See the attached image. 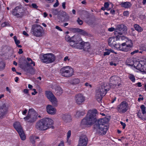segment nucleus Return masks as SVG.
<instances>
[{
  "instance_id": "obj_1",
  "label": "nucleus",
  "mask_w": 146,
  "mask_h": 146,
  "mask_svg": "<svg viewBox=\"0 0 146 146\" xmlns=\"http://www.w3.org/2000/svg\"><path fill=\"white\" fill-rule=\"evenodd\" d=\"M97 113L96 109L89 110L86 117L82 120L81 125H92L95 123L97 121Z\"/></svg>"
},
{
  "instance_id": "obj_2",
  "label": "nucleus",
  "mask_w": 146,
  "mask_h": 146,
  "mask_svg": "<svg viewBox=\"0 0 146 146\" xmlns=\"http://www.w3.org/2000/svg\"><path fill=\"white\" fill-rule=\"evenodd\" d=\"M107 121L106 118H104L98 119L95 122L94 125V128L98 133L103 135L106 133L108 127L105 125Z\"/></svg>"
},
{
  "instance_id": "obj_3",
  "label": "nucleus",
  "mask_w": 146,
  "mask_h": 146,
  "mask_svg": "<svg viewBox=\"0 0 146 146\" xmlns=\"http://www.w3.org/2000/svg\"><path fill=\"white\" fill-rule=\"evenodd\" d=\"M53 121L51 118H44L37 122L36 127L39 130H46L49 128L53 127Z\"/></svg>"
},
{
  "instance_id": "obj_4",
  "label": "nucleus",
  "mask_w": 146,
  "mask_h": 146,
  "mask_svg": "<svg viewBox=\"0 0 146 146\" xmlns=\"http://www.w3.org/2000/svg\"><path fill=\"white\" fill-rule=\"evenodd\" d=\"M56 56L52 53L44 54L40 56V61L44 63H50L55 61Z\"/></svg>"
},
{
  "instance_id": "obj_5",
  "label": "nucleus",
  "mask_w": 146,
  "mask_h": 146,
  "mask_svg": "<svg viewBox=\"0 0 146 146\" xmlns=\"http://www.w3.org/2000/svg\"><path fill=\"white\" fill-rule=\"evenodd\" d=\"M25 61V59L23 58H21L19 59V63L20 65V66L21 68H22L27 73L30 74H35V70L31 66H30V63L28 62H26V65L27 66L23 67V64L22 62L23 61Z\"/></svg>"
},
{
  "instance_id": "obj_6",
  "label": "nucleus",
  "mask_w": 146,
  "mask_h": 146,
  "mask_svg": "<svg viewBox=\"0 0 146 146\" xmlns=\"http://www.w3.org/2000/svg\"><path fill=\"white\" fill-rule=\"evenodd\" d=\"M37 114L36 112L33 109H30L28 111L27 116L25 117L24 119L27 121L33 123L36 121L37 118Z\"/></svg>"
},
{
  "instance_id": "obj_7",
  "label": "nucleus",
  "mask_w": 146,
  "mask_h": 146,
  "mask_svg": "<svg viewBox=\"0 0 146 146\" xmlns=\"http://www.w3.org/2000/svg\"><path fill=\"white\" fill-rule=\"evenodd\" d=\"M61 75L66 77H71L73 74V69L69 66H65L61 68L60 70Z\"/></svg>"
},
{
  "instance_id": "obj_8",
  "label": "nucleus",
  "mask_w": 146,
  "mask_h": 146,
  "mask_svg": "<svg viewBox=\"0 0 146 146\" xmlns=\"http://www.w3.org/2000/svg\"><path fill=\"white\" fill-rule=\"evenodd\" d=\"M12 15L17 18H22L25 14V11L22 5L17 6L13 9L11 12Z\"/></svg>"
},
{
  "instance_id": "obj_9",
  "label": "nucleus",
  "mask_w": 146,
  "mask_h": 146,
  "mask_svg": "<svg viewBox=\"0 0 146 146\" xmlns=\"http://www.w3.org/2000/svg\"><path fill=\"white\" fill-rule=\"evenodd\" d=\"M43 28L40 25L35 24L32 26L31 32L33 35L39 37L42 35Z\"/></svg>"
},
{
  "instance_id": "obj_10",
  "label": "nucleus",
  "mask_w": 146,
  "mask_h": 146,
  "mask_svg": "<svg viewBox=\"0 0 146 146\" xmlns=\"http://www.w3.org/2000/svg\"><path fill=\"white\" fill-rule=\"evenodd\" d=\"M129 107L128 103L124 101L117 106L116 109L118 112L122 113H125L128 110Z\"/></svg>"
},
{
  "instance_id": "obj_11",
  "label": "nucleus",
  "mask_w": 146,
  "mask_h": 146,
  "mask_svg": "<svg viewBox=\"0 0 146 146\" xmlns=\"http://www.w3.org/2000/svg\"><path fill=\"white\" fill-rule=\"evenodd\" d=\"M110 86L112 85L119 86L121 85V79L119 76H111L110 79Z\"/></svg>"
},
{
  "instance_id": "obj_12",
  "label": "nucleus",
  "mask_w": 146,
  "mask_h": 146,
  "mask_svg": "<svg viewBox=\"0 0 146 146\" xmlns=\"http://www.w3.org/2000/svg\"><path fill=\"white\" fill-rule=\"evenodd\" d=\"M46 95L47 98L52 102L53 105L56 107L58 105V100L53 94L50 91H46Z\"/></svg>"
},
{
  "instance_id": "obj_13",
  "label": "nucleus",
  "mask_w": 146,
  "mask_h": 146,
  "mask_svg": "<svg viewBox=\"0 0 146 146\" xmlns=\"http://www.w3.org/2000/svg\"><path fill=\"white\" fill-rule=\"evenodd\" d=\"M74 99L75 103L78 105H80L84 102L86 98L83 94H78L74 96Z\"/></svg>"
},
{
  "instance_id": "obj_14",
  "label": "nucleus",
  "mask_w": 146,
  "mask_h": 146,
  "mask_svg": "<svg viewBox=\"0 0 146 146\" xmlns=\"http://www.w3.org/2000/svg\"><path fill=\"white\" fill-rule=\"evenodd\" d=\"M132 44H127L126 43L124 42L120 45H117L116 48L117 49L124 52H128L131 50Z\"/></svg>"
},
{
  "instance_id": "obj_15",
  "label": "nucleus",
  "mask_w": 146,
  "mask_h": 146,
  "mask_svg": "<svg viewBox=\"0 0 146 146\" xmlns=\"http://www.w3.org/2000/svg\"><path fill=\"white\" fill-rule=\"evenodd\" d=\"M88 141V138L86 135L81 136L79 138L77 146H86Z\"/></svg>"
},
{
  "instance_id": "obj_16",
  "label": "nucleus",
  "mask_w": 146,
  "mask_h": 146,
  "mask_svg": "<svg viewBox=\"0 0 146 146\" xmlns=\"http://www.w3.org/2000/svg\"><path fill=\"white\" fill-rule=\"evenodd\" d=\"M110 87L106 83H102L100 89L98 90L102 93V95H105L107 93V91L109 90Z\"/></svg>"
},
{
  "instance_id": "obj_17",
  "label": "nucleus",
  "mask_w": 146,
  "mask_h": 146,
  "mask_svg": "<svg viewBox=\"0 0 146 146\" xmlns=\"http://www.w3.org/2000/svg\"><path fill=\"white\" fill-rule=\"evenodd\" d=\"M131 61H132V63L128 64L129 65L134 66L137 69L142 71L144 66L142 65L138 61L134 62L132 61V60Z\"/></svg>"
},
{
  "instance_id": "obj_18",
  "label": "nucleus",
  "mask_w": 146,
  "mask_h": 146,
  "mask_svg": "<svg viewBox=\"0 0 146 146\" xmlns=\"http://www.w3.org/2000/svg\"><path fill=\"white\" fill-rule=\"evenodd\" d=\"M8 108L5 104L0 106V119H2L7 111Z\"/></svg>"
},
{
  "instance_id": "obj_19",
  "label": "nucleus",
  "mask_w": 146,
  "mask_h": 146,
  "mask_svg": "<svg viewBox=\"0 0 146 146\" xmlns=\"http://www.w3.org/2000/svg\"><path fill=\"white\" fill-rule=\"evenodd\" d=\"M47 112L50 114L54 115L55 114L56 112V109L50 105H47L46 108Z\"/></svg>"
},
{
  "instance_id": "obj_20",
  "label": "nucleus",
  "mask_w": 146,
  "mask_h": 146,
  "mask_svg": "<svg viewBox=\"0 0 146 146\" xmlns=\"http://www.w3.org/2000/svg\"><path fill=\"white\" fill-rule=\"evenodd\" d=\"M117 41L116 38H114V37H111L108 39V43L110 46H114L116 48L117 45L119 44L116 43V41Z\"/></svg>"
},
{
  "instance_id": "obj_21",
  "label": "nucleus",
  "mask_w": 146,
  "mask_h": 146,
  "mask_svg": "<svg viewBox=\"0 0 146 146\" xmlns=\"http://www.w3.org/2000/svg\"><path fill=\"white\" fill-rule=\"evenodd\" d=\"M141 110H139L137 113V116L138 117L141 118L142 117V115H144L145 114L146 112L145 108V106L142 105L140 107Z\"/></svg>"
},
{
  "instance_id": "obj_22",
  "label": "nucleus",
  "mask_w": 146,
  "mask_h": 146,
  "mask_svg": "<svg viewBox=\"0 0 146 146\" xmlns=\"http://www.w3.org/2000/svg\"><path fill=\"white\" fill-rule=\"evenodd\" d=\"M83 41L81 40V41H79L76 43H71L70 46L73 47L81 49L83 48Z\"/></svg>"
},
{
  "instance_id": "obj_23",
  "label": "nucleus",
  "mask_w": 146,
  "mask_h": 146,
  "mask_svg": "<svg viewBox=\"0 0 146 146\" xmlns=\"http://www.w3.org/2000/svg\"><path fill=\"white\" fill-rule=\"evenodd\" d=\"M71 42L74 43L79 42L82 40L80 36L78 35H75L71 37Z\"/></svg>"
},
{
  "instance_id": "obj_24",
  "label": "nucleus",
  "mask_w": 146,
  "mask_h": 146,
  "mask_svg": "<svg viewBox=\"0 0 146 146\" xmlns=\"http://www.w3.org/2000/svg\"><path fill=\"white\" fill-rule=\"evenodd\" d=\"M103 94L102 92L99 91L98 90H97L96 92V98L97 100L99 102H101V101L103 96L105 95H103Z\"/></svg>"
},
{
  "instance_id": "obj_25",
  "label": "nucleus",
  "mask_w": 146,
  "mask_h": 146,
  "mask_svg": "<svg viewBox=\"0 0 146 146\" xmlns=\"http://www.w3.org/2000/svg\"><path fill=\"white\" fill-rule=\"evenodd\" d=\"M120 6L123 8H129L132 5L131 3L129 1L122 2L120 4Z\"/></svg>"
},
{
  "instance_id": "obj_26",
  "label": "nucleus",
  "mask_w": 146,
  "mask_h": 146,
  "mask_svg": "<svg viewBox=\"0 0 146 146\" xmlns=\"http://www.w3.org/2000/svg\"><path fill=\"white\" fill-rule=\"evenodd\" d=\"M62 120L64 122L67 123L71 121L72 119L70 115H64L62 117Z\"/></svg>"
},
{
  "instance_id": "obj_27",
  "label": "nucleus",
  "mask_w": 146,
  "mask_h": 146,
  "mask_svg": "<svg viewBox=\"0 0 146 146\" xmlns=\"http://www.w3.org/2000/svg\"><path fill=\"white\" fill-rule=\"evenodd\" d=\"M55 92L56 95L59 96L60 95L63 93V90L59 86H57L55 88Z\"/></svg>"
},
{
  "instance_id": "obj_28",
  "label": "nucleus",
  "mask_w": 146,
  "mask_h": 146,
  "mask_svg": "<svg viewBox=\"0 0 146 146\" xmlns=\"http://www.w3.org/2000/svg\"><path fill=\"white\" fill-rule=\"evenodd\" d=\"M14 126L17 132L23 130L20 123L19 122H15L14 124Z\"/></svg>"
},
{
  "instance_id": "obj_29",
  "label": "nucleus",
  "mask_w": 146,
  "mask_h": 146,
  "mask_svg": "<svg viewBox=\"0 0 146 146\" xmlns=\"http://www.w3.org/2000/svg\"><path fill=\"white\" fill-rule=\"evenodd\" d=\"M117 29L125 33L127 30V27L124 25L123 24L118 25Z\"/></svg>"
},
{
  "instance_id": "obj_30",
  "label": "nucleus",
  "mask_w": 146,
  "mask_h": 146,
  "mask_svg": "<svg viewBox=\"0 0 146 146\" xmlns=\"http://www.w3.org/2000/svg\"><path fill=\"white\" fill-rule=\"evenodd\" d=\"M116 30V31L114 32V34L117 38H119L121 35H122L123 34L125 33L120 31L117 29Z\"/></svg>"
},
{
  "instance_id": "obj_31",
  "label": "nucleus",
  "mask_w": 146,
  "mask_h": 146,
  "mask_svg": "<svg viewBox=\"0 0 146 146\" xmlns=\"http://www.w3.org/2000/svg\"><path fill=\"white\" fill-rule=\"evenodd\" d=\"M83 48L86 51H88V49L90 48V45L89 43L88 42H83Z\"/></svg>"
},
{
  "instance_id": "obj_32",
  "label": "nucleus",
  "mask_w": 146,
  "mask_h": 146,
  "mask_svg": "<svg viewBox=\"0 0 146 146\" xmlns=\"http://www.w3.org/2000/svg\"><path fill=\"white\" fill-rule=\"evenodd\" d=\"M18 132L20 136L21 139L23 140H25L26 139V136L24 133L23 130H22Z\"/></svg>"
},
{
  "instance_id": "obj_33",
  "label": "nucleus",
  "mask_w": 146,
  "mask_h": 146,
  "mask_svg": "<svg viewBox=\"0 0 146 146\" xmlns=\"http://www.w3.org/2000/svg\"><path fill=\"white\" fill-rule=\"evenodd\" d=\"M61 16L65 18L64 20L65 21H67L69 20V17L66 12H63L62 13Z\"/></svg>"
},
{
  "instance_id": "obj_34",
  "label": "nucleus",
  "mask_w": 146,
  "mask_h": 146,
  "mask_svg": "<svg viewBox=\"0 0 146 146\" xmlns=\"http://www.w3.org/2000/svg\"><path fill=\"white\" fill-rule=\"evenodd\" d=\"M134 28L135 30L139 32H141L143 31V29L139 25L135 24L134 25Z\"/></svg>"
},
{
  "instance_id": "obj_35",
  "label": "nucleus",
  "mask_w": 146,
  "mask_h": 146,
  "mask_svg": "<svg viewBox=\"0 0 146 146\" xmlns=\"http://www.w3.org/2000/svg\"><path fill=\"white\" fill-rule=\"evenodd\" d=\"M114 53L115 54H117L116 52H115L112 49L107 50L106 51L104 52V55L105 56L106 55H108L110 54V52Z\"/></svg>"
},
{
  "instance_id": "obj_36",
  "label": "nucleus",
  "mask_w": 146,
  "mask_h": 146,
  "mask_svg": "<svg viewBox=\"0 0 146 146\" xmlns=\"http://www.w3.org/2000/svg\"><path fill=\"white\" fill-rule=\"evenodd\" d=\"M5 67V64L2 60L0 58V70H3Z\"/></svg>"
},
{
  "instance_id": "obj_37",
  "label": "nucleus",
  "mask_w": 146,
  "mask_h": 146,
  "mask_svg": "<svg viewBox=\"0 0 146 146\" xmlns=\"http://www.w3.org/2000/svg\"><path fill=\"white\" fill-rule=\"evenodd\" d=\"M39 137H38L32 136L30 137V141L33 144H34L35 143V140L36 139H38Z\"/></svg>"
},
{
  "instance_id": "obj_38",
  "label": "nucleus",
  "mask_w": 146,
  "mask_h": 146,
  "mask_svg": "<svg viewBox=\"0 0 146 146\" xmlns=\"http://www.w3.org/2000/svg\"><path fill=\"white\" fill-rule=\"evenodd\" d=\"M27 62H28L29 63H30V66H31V65L33 64V66H35V63L30 58L28 57L27 58ZM25 61V63L27 61Z\"/></svg>"
},
{
  "instance_id": "obj_39",
  "label": "nucleus",
  "mask_w": 146,
  "mask_h": 146,
  "mask_svg": "<svg viewBox=\"0 0 146 146\" xmlns=\"http://www.w3.org/2000/svg\"><path fill=\"white\" fill-rule=\"evenodd\" d=\"M84 114L85 113L83 111H77L76 113V117H77L81 116L84 115Z\"/></svg>"
},
{
  "instance_id": "obj_40",
  "label": "nucleus",
  "mask_w": 146,
  "mask_h": 146,
  "mask_svg": "<svg viewBox=\"0 0 146 146\" xmlns=\"http://www.w3.org/2000/svg\"><path fill=\"white\" fill-rule=\"evenodd\" d=\"M128 78L132 82H135V78L134 75L131 74H129L128 76Z\"/></svg>"
},
{
  "instance_id": "obj_41",
  "label": "nucleus",
  "mask_w": 146,
  "mask_h": 146,
  "mask_svg": "<svg viewBox=\"0 0 146 146\" xmlns=\"http://www.w3.org/2000/svg\"><path fill=\"white\" fill-rule=\"evenodd\" d=\"M65 38L66 40L67 41L69 42L70 45L71 43H72L71 42V38H70V36L68 35H67L66 36Z\"/></svg>"
},
{
  "instance_id": "obj_42",
  "label": "nucleus",
  "mask_w": 146,
  "mask_h": 146,
  "mask_svg": "<svg viewBox=\"0 0 146 146\" xmlns=\"http://www.w3.org/2000/svg\"><path fill=\"white\" fill-rule=\"evenodd\" d=\"M80 82V80L79 79L76 78L73 80L72 84H76Z\"/></svg>"
},
{
  "instance_id": "obj_43",
  "label": "nucleus",
  "mask_w": 146,
  "mask_h": 146,
  "mask_svg": "<svg viewBox=\"0 0 146 146\" xmlns=\"http://www.w3.org/2000/svg\"><path fill=\"white\" fill-rule=\"evenodd\" d=\"M13 38L16 45H18L20 43V41L17 39V37L16 36H14Z\"/></svg>"
},
{
  "instance_id": "obj_44",
  "label": "nucleus",
  "mask_w": 146,
  "mask_h": 146,
  "mask_svg": "<svg viewBox=\"0 0 146 146\" xmlns=\"http://www.w3.org/2000/svg\"><path fill=\"white\" fill-rule=\"evenodd\" d=\"M52 14L54 15H57L58 13V11L56 9H54L52 11Z\"/></svg>"
},
{
  "instance_id": "obj_45",
  "label": "nucleus",
  "mask_w": 146,
  "mask_h": 146,
  "mask_svg": "<svg viewBox=\"0 0 146 146\" xmlns=\"http://www.w3.org/2000/svg\"><path fill=\"white\" fill-rule=\"evenodd\" d=\"M77 22L80 25H82L83 23V22L82 20L80 19L79 17L78 18L77 20Z\"/></svg>"
},
{
  "instance_id": "obj_46",
  "label": "nucleus",
  "mask_w": 146,
  "mask_h": 146,
  "mask_svg": "<svg viewBox=\"0 0 146 146\" xmlns=\"http://www.w3.org/2000/svg\"><path fill=\"white\" fill-rule=\"evenodd\" d=\"M129 12L127 11H125L123 12V15L124 16H128L129 15Z\"/></svg>"
},
{
  "instance_id": "obj_47",
  "label": "nucleus",
  "mask_w": 146,
  "mask_h": 146,
  "mask_svg": "<svg viewBox=\"0 0 146 146\" xmlns=\"http://www.w3.org/2000/svg\"><path fill=\"white\" fill-rule=\"evenodd\" d=\"M79 31L81 32V33L83 35H85L87 34L85 31L81 29H79Z\"/></svg>"
},
{
  "instance_id": "obj_48",
  "label": "nucleus",
  "mask_w": 146,
  "mask_h": 146,
  "mask_svg": "<svg viewBox=\"0 0 146 146\" xmlns=\"http://www.w3.org/2000/svg\"><path fill=\"white\" fill-rule=\"evenodd\" d=\"M71 134V131L70 130H69L67 133V138L68 139L70 136Z\"/></svg>"
},
{
  "instance_id": "obj_49",
  "label": "nucleus",
  "mask_w": 146,
  "mask_h": 146,
  "mask_svg": "<svg viewBox=\"0 0 146 146\" xmlns=\"http://www.w3.org/2000/svg\"><path fill=\"white\" fill-rule=\"evenodd\" d=\"M56 2L53 5V7H56L58 6L59 5V3L58 0H56Z\"/></svg>"
},
{
  "instance_id": "obj_50",
  "label": "nucleus",
  "mask_w": 146,
  "mask_h": 146,
  "mask_svg": "<svg viewBox=\"0 0 146 146\" xmlns=\"http://www.w3.org/2000/svg\"><path fill=\"white\" fill-rule=\"evenodd\" d=\"M120 123L121 125L123 126V127H122L123 128V129H125V126H126L125 124V123H123V122H122V121L120 122Z\"/></svg>"
},
{
  "instance_id": "obj_51",
  "label": "nucleus",
  "mask_w": 146,
  "mask_h": 146,
  "mask_svg": "<svg viewBox=\"0 0 146 146\" xmlns=\"http://www.w3.org/2000/svg\"><path fill=\"white\" fill-rule=\"evenodd\" d=\"M115 30V28L114 27H111L108 29V31L110 32H112Z\"/></svg>"
},
{
  "instance_id": "obj_52",
  "label": "nucleus",
  "mask_w": 146,
  "mask_h": 146,
  "mask_svg": "<svg viewBox=\"0 0 146 146\" xmlns=\"http://www.w3.org/2000/svg\"><path fill=\"white\" fill-rule=\"evenodd\" d=\"M31 6L33 8H37L38 7L36 5L35 3H33L31 5Z\"/></svg>"
},
{
  "instance_id": "obj_53",
  "label": "nucleus",
  "mask_w": 146,
  "mask_h": 146,
  "mask_svg": "<svg viewBox=\"0 0 146 146\" xmlns=\"http://www.w3.org/2000/svg\"><path fill=\"white\" fill-rule=\"evenodd\" d=\"M139 51L138 50H135L133 52H131V55H133L134 54L137 53L139 52Z\"/></svg>"
},
{
  "instance_id": "obj_54",
  "label": "nucleus",
  "mask_w": 146,
  "mask_h": 146,
  "mask_svg": "<svg viewBox=\"0 0 146 146\" xmlns=\"http://www.w3.org/2000/svg\"><path fill=\"white\" fill-rule=\"evenodd\" d=\"M109 4L107 2L105 3L104 6L106 8H107L109 7Z\"/></svg>"
},
{
  "instance_id": "obj_55",
  "label": "nucleus",
  "mask_w": 146,
  "mask_h": 146,
  "mask_svg": "<svg viewBox=\"0 0 146 146\" xmlns=\"http://www.w3.org/2000/svg\"><path fill=\"white\" fill-rule=\"evenodd\" d=\"M48 3H53L54 0H45Z\"/></svg>"
},
{
  "instance_id": "obj_56",
  "label": "nucleus",
  "mask_w": 146,
  "mask_h": 146,
  "mask_svg": "<svg viewBox=\"0 0 146 146\" xmlns=\"http://www.w3.org/2000/svg\"><path fill=\"white\" fill-rule=\"evenodd\" d=\"M7 22H5L1 24V26L2 27H4L7 25Z\"/></svg>"
},
{
  "instance_id": "obj_57",
  "label": "nucleus",
  "mask_w": 146,
  "mask_h": 146,
  "mask_svg": "<svg viewBox=\"0 0 146 146\" xmlns=\"http://www.w3.org/2000/svg\"><path fill=\"white\" fill-rule=\"evenodd\" d=\"M85 85L86 86H89L90 88L92 87L91 85L89 84L87 82L85 83Z\"/></svg>"
},
{
  "instance_id": "obj_58",
  "label": "nucleus",
  "mask_w": 146,
  "mask_h": 146,
  "mask_svg": "<svg viewBox=\"0 0 146 146\" xmlns=\"http://www.w3.org/2000/svg\"><path fill=\"white\" fill-rule=\"evenodd\" d=\"M58 146H64V142L62 141H61Z\"/></svg>"
},
{
  "instance_id": "obj_59",
  "label": "nucleus",
  "mask_w": 146,
  "mask_h": 146,
  "mask_svg": "<svg viewBox=\"0 0 146 146\" xmlns=\"http://www.w3.org/2000/svg\"><path fill=\"white\" fill-rule=\"evenodd\" d=\"M55 28L58 30L59 31H62V29H61V28L59 27L58 26H56V27H55Z\"/></svg>"
},
{
  "instance_id": "obj_60",
  "label": "nucleus",
  "mask_w": 146,
  "mask_h": 146,
  "mask_svg": "<svg viewBox=\"0 0 146 146\" xmlns=\"http://www.w3.org/2000/svg\"><path fill=\"white\" fill-rule=\"evenodd\" d=\"M110 64L111 66L114 65L115 66H116L117 64L116 63H114L113 62H110Z\"/></svg>"
},
{
  "instance_id": "obj_61",
  "label": "nucleus",
  "mask_w": 146,
  "mask_h": 146,
  "mask_svg": "<svg viewBox=\"0 0 146 146\" xmlns=\"http://www.w3.org/2000/svg\"><path fill=\"white\" fill-rule=\"evenodd\" d=\"M142 71H143L146 73V65L144 66L143 69H142Z\"/></svg>"
},
{
  "instance_id": "obj_62",
  "label": "nucleus",
  "mask_w": 146,
  "mask_h": 146,
  "mask_svg": "<svg viewBox=\"0 0 146 146\" xmlns=\"http://www.w3.org/2000/svg\"><path fill=\"white\" fill-rule=\"evenodd\" d=\"M66 3L65 2H63L62 3V7L63 8L65 9L66 8Z\"/></svg>"
},
{
  "instance_id": "obj_63",
  "label": "nucleus",
  "mask_w": 146,
  "mask_h": 146,
  "mask_svg": "<svg viewBox=\"0 0 146 146\" xmlns=\"http://www.w3.org/2000/svg\"><path fill=\"white\" fill-rule=\"evenodd\" d=\"M33 90L34 91V92H32V94L33 95H35L37 93V92L36 91V90L35 89H34Z\"/></svg>"
},
{
  "instance_id": "obj_64",
  "label": "nucleus",
  "mask_w": 146,
  "mask_h": 146,
  "mask_svg": "<svg viewBox=\"0 0 146 146\" xmlns=\"http://www.w3.org/2000/svg\"><path fill=\"white\" fill-rule=\"evenodd\" d=\"M23 33L24 35L26 36H29L28 34L25 31H24L23 32Z\"/></svg>"
}]
</instances>
